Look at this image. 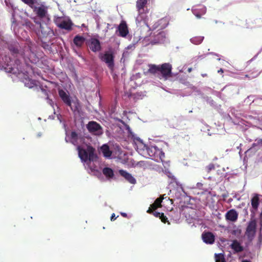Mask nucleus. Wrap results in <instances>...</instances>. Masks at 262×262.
I'll return each instance as SVG.
<instances>
[{"label":"nucleus","instance_id":"obj_1","mask_svg":"<svg viewBox=\"0 0 262 262\" xmlns=\"http://www.w3.org/2000/svg\"><path fill=\"white\" fill-rule=\"evenodd\" d=\"M32 43L30 41H20L15 39L6 40L3 37H0V50L2 52L4 48H7L12 57L8 62H12V67L18 69L19 74H13L20 79L26 87L32 88L36 85V82L30 78V74L32 72L29 62L35 64L39 61L32 48Z\"/></svg>","mask_w":262,"mask_h":262},{"label":"nucleus","instance_id":"obj_2","mask_svg":"<svg viewBox=\"0 0 262 262\" xmlns=\"http://www.w3.org/2000/svg\"><path fill=\"white\" fill-rule=\"evenodd\" d=\"M81 135L77 134L75 131H72L70 137V142L73 145L77 146L78 151V156L89 173L96 176L98 178H103V176L100 171L96 169L94 161L97 157L95 154V149L91 146H87L83 148L78 145L82 140Z\"/></svg>","mask_w":262,"mask_h":262},{"label":"nucleus","instance_id":"obj_3","mask_svg":"<svg viewBox=\"0 0 262 262\" xmlns=\"http://www.w3.org/2000/svg\"><path fill=\"white\" fill-rule=\"evenodd\" d=\"M35 23L38 26L40 31L39 45L48 53L52 52L51 46L53 45L52 38L54 36L53 31L46 24L41 23L40 21L35 19Z\"/></svg>","mask_w":262,"mask_h":262},{"label":"nucleus","instance_id":"obj_4","mask_svg":"<svg viewBox=\"0 0 262 262\" xmlns=\"http://www.w3.org/2000/svg\"><path fill=\"white\" fill-rule=\"evenodd\" d=\"M119 121L121 122L124 125L125 128L127 130L128 136L134 140V141L136 144V141L139 143V146L137 145V147L139 149V146L141 148V149L143 150H146L147 153L150 157V158L151 159H154V158H156L157 155L158 150H159V148L155 145H150L148 146L143 143L142 140H141L139 137H137L136 135L132 132L130 127L126 124H125L122 120L119 119Z\"/></svg>","mask_w":262,"mask_h":262},{"label":"nucleus","instance_id":"obj_5","mask_svg":"<svg viewBox=\"0 0 262 262\" xmlns=\"http://www.w3.org/2000/svg\"><path fill=\"white\" fill-rule=\"evenodd\" d=\"M148 71L152 74H156L161 79L167 80L172 75V66L169 63H164L161 65H149Z\"/></svg>","mask_w":262,"mask_h":262},{"label":"nucleus","instance_id":"obj_6","mask_svg":"<svg viewBox=\"0 0 262 262\" xmlns=\"http://www.w3.org/2000/svg\"><path fill=\"white\" fill-rule=\"evenodd\" d=\"M147 3V0H137L136 6L139 14L136 17V22L137 26H145L148 28L146 20V14L144 13V7Z\"/></svg>","mask_w":262,"mask_h":262},{"label":"nucleus","instance_id":"obj_7","mask_svg":"<svg viewBox=\"0 0 262 262\" xmlns=\"http://www.w3.org/2000/svg\"><path fill=\"white\" fill-rule=\"evenodd\" d=\"M10 58L7 55H4L3 52L0 50V70H3L6 73L12 74H19L18 69L12 67L13 63L8 62Z\"/></svg>","mask_w":262,"mask_h":262},{"label":"nucleus","instance_id":"obj_8","mask_svg":"<svg viewBox=\"0 0 262 262\" xmlns=\"http://www.w3.org/2000/svg\"><path fill=\"white\" fill-rule=\"evenodd\" d=\"M144 40L149 41V43L152 45L163 43L166 41V33L164 31L158 29L155 32H151L149 36L145 37Z\"/></svg>","mask_w":262,"mask_h":262},{"label":"nucleus","instance_id":"obj_9","mask_svg":"<svg viewBox=\"0 0 262 262\" xmlns=\"http://www.w3.org/2000/svg\"><path fill=\"white\" fill-rule=\"evenodd\" d=\"M5 3L6 4V6L9 9H11V21H12V25H11V29L13 30L14 34L17 36L19 37V29L17 27V24L16 22L15 19V12L16 9V7L14 6L13 3L10 1V0H5Z\"/></svg>","mask_w":262,"mask_h":262},{"label":"nucleus","instance_id":"obj_10","mask_svg":"<svg viewBox=\"0 0 262 262\" xmlns=\"http://www.w3.org/2000/svg\"><path fill=\"white\" fill-rule=\"evenodd\" d=\"M99 57L102 61L107 64L110 69L112 70L114 68L115 56L112 51L109 50L104 53H100Z\"/></svg>","mask_w":262,"mask_h":262},{"label":"nucleus","instance_id":"obj_11","mask_svg":"<svg viewBox=\"0 0 262 262\" xmlns=\"http://www.w3.org/2000/svg\"><path fill=\"white\" fill-rule=\"evenodd\" d=\"M256 221L254 218H251V220L247 223L245 231V235L249 242H251L254 239L256 229Z\"/></svg>","mask_w":262,"mask_h":262},{"label":"nucleus","instance_id":"obj_12","mask_svg":"<svg viewBox=\"0 0 262 262\" xmlns=\"http://www.w3.org/2000/svg\"><path fill=\"white\" fill-rule=\"evenodd\" d=\"M58 94L64 103L67 106L70 107L72 111L75 112L78 110L77 104H75L74 106L72 105L71 97L68 91H65L62 89H58Z\"/></svg>","mask_w":262,"mask_h":262},{"label":"nucleus","instance_id":"obj_13","mask_svg":"<svg viewBox=\"0 0 262 262\" xmlns=\"http://www.w3.org/2000/svg\"><path fill=\"white\" fill-rule=\"evenodd\" d=\"M86 44L93 52L96 53L101 50L102 47L100 40L95 37H91L86 40Z\"/></svg>","mask_w":262,"mask_h":262},{"label":"nucleus","instance_id":"obj_14","mask_svg":"<svg viewBox=\"0 0 262 262\" xmlns=\"http://www.w3.org/2000/svg\"><path fill=\"white\" fill-rule=\"evenodd\" d=\"M86 128L90 133L96 136H100L103 133L101 125L94 121H90L86 125Z\"/></svg>","mask_w":262,"mask_h":262},{"label":"nucleus","instance_id":"obj_15","mask_svg":"<svg viewBox=\"0 0 262 262\" xmlns=\"http://www.w3.org/2000/svg\"><path fill=\"white\" fill-rule=\"evenodd\" d=\"M167 24L166 23V19L162 18L159 20L158 21L156 22L151 27H150L147 24L148 28L145 26H139L141 28H143L144 29H148L149 31H151V32H155V30L159 28V31H162L161 30L163 28H165L167 26Z\"/></svg>","mask_w":262,"mask_h":262},{"label":"nucleus","instance_id":"obj_16","mask_svg":"<svg viewBox=\"0 0 262 262\" xmlns=\"http://www.w3.org/2000/svg\"><path fill=\"white\" fill-rule=\"evenodd\" d=\"M56 24L59 28L68 31L72 30V27L73 25L70 19L66 20L62 18H59L57 19L56 20Z\"/></svg>","mask_w":262,"mask_h":262},{"label":"nucleus","instance_id":"obj_17","mask_svg":"<svg viewBox=\"0 0 262 262\" xmlns=\"http://www.w3.org/2000/svg\"><path fill=\"white\" fill-rule=\"evenodd\" d=\"M186 221L191 227H196V225H201L202 223L201 220L195 216V211L192 210L191 214L186 216Z\"/></svg>","mask_w":262,"mask_h":262},{"label":"nucleus","instance_id":"obj_18","mask_svg":"<svg viewBox=\"0 0 262 262\" xmlns=\"http://www.w3.org/2000/svg\"><path fill=\"white\" fill-rule=\"evenodd\" d=\"M117 31H118V35L122 37H126L129 31L127 24L125 21H121L117 27Z\"/></svg>","mask_w":262,"mask_h":262},{"label":"nucleus","instance_id":"obj_19","mask_svg":"<svg viewBox=\"0 0 262 262\" xmlns=\"http://www.w3.org/2000/svg\"><path fill=\"white\" fill-rule=\"evenodd\" d=\"M259 205V198L257 195L253 196L251 199L252 208L251 209V218H254Z\"/></svg>","mask_w":262,"mask_h":262},{"label":"nucleus","instance_id":"obj_20","mask_svg":"<svg viewBox=\"0 0 262 262\" xmlns=\"http://www.w3.org/2000/svg\"><path fill=\"white\" fill-rule=\"evenodd\" d=\"M203 242L207 244H212L215 241L214 235L210 232H204L202 234Z\"/></svg>","mask_w":262,"mask_h":262},{"label":"nucleus","instance_id":"obj_21","mask_svg":"<svg viewBox=\"0 0 262 262\" xmlns=\"http://www.w3.org/2000/svg\"><path fill=\"white\" fill-rule=\"evenodd\" d=\"M192 12L197 18H201L202 16L206 13V8L204 6L193 7L192 8Z\"/></svg>","mask_w":262,"mask_h":262},{"label":"nucleus","instance_id":"obj_22","mask_svg":"<svg viewBox=\"0 0 262 262\" xmlns=\"http://www.w3.org/2000/svg\"><path fill=\"white\" fill-rule=\"evenodd\" d=\"M230 247L233 250V253L234 254L242 252L244 250V247L237 239L232 241Z\"/></svg>","mask_w":262,"mask_h":262},{"label":"nucleus","instance_id":"obj_23","mask_svg":"<svg viewBox=\"0 0 262 262\" xmlns=\"http://www.w3.org/2000/svg\"><path fill=\"white\" fill-rule=\"evenodd\" d=\"M119 174L123 177L127 181L132 184L136 183V179L129 173L126 170L120 169L119 170Z\"/></svg>","mask_w":262,"mask_h":262},{"label":"nucleus","instance_id":"obj_24","mask_svg":"<svg viewBox=\"0 0 262 262\" xmlns=\"http://www.w3.org/2000/svg\"><path fill=\"white\" fill-rule=\"evenodd\" d=\"M238 213L235 209H230L225 214V218L226 220L235 222L237 221L238 218Z\"/></svg>","mask_w":262,"mask_h":262},{"label":"nucleus","instance_id":"obj_25","mask_svg":"<svg viewBox=\"0 0 262 262\" xmlns=\"http://www.w3.org/2000/svg\"><path fill=\"white\" fill-rule=\"evenodd\" d=\"M100 152L102 153L105 158L107 159L111 158L112 151L107 144H104L101 146Z\"/></svg>","mask_w":262,"mask_h":262},{"label":"nucleus","instance_id":"obj_26","mask_svg":"<svg viewBox=\"0 0 262 262\" xmlns=\"http://www.w3.org/2000/svg\"><path fill=\"white\" fill-rule=\"evenodd\" d=\"M85 41V38L79 35H76L74 39V43L78 47H81Z\"/></svg>","mask_w":262,"mask_h":262},{"label":"nucleus","instance_id":"obj_27","mask_svg":"<svg viewBox=\"0 0 262 262\" xmlns=\"http://www.w3.org/2000/svg\"><path fill=\"white\" fill-rule=\"evenodd\" d=\"M102 172L104 175L108 179H112L114 176V170L108 167H105L102 169Z\"/></svg>","mask_w":262,"mask_h":262},{"label":"nucleus","instance_id":"obj_28","mask_svg":"<svg viewBox=\"0 0 262 262\" xmlns=\"http://www.w3.org/2000/svg\"><path fill=\"white\" fill-rule=\"evenodd\" d=\"M204 36H195L190 39V41L195 45H200L204 40Z\"/></svg>","mask_w":262,"mask_h":262},{"label":"nucleus","instance_id":"obj_29","mask_svg":"<svg viewBox=\"0 0 262 262\" xmlns=\"http://www.w3.org/2000/svg\"><path fill=\"white\" fill-rule=\"evenodd\" d=\"M46 13L47 11L43 8L39 7L37 10V14L40 18L45 17Z\"/></svg>","mask_w":262,"mask_h":262},{"label":"nucleus","instance_id":"obj_30","mask_svg":"<svg viewBox=\"0 0 262 262\" xmlns=\"http://www.w3.org/2000/svg\"><path fill=\"white\" fill-rule=\"evenodd\" d=\"M215 259L216 262H226L223 253L215 254Z\"/></svg>","mask_w":262,"mask_h":262},{"label":"nucleus","instance_id":"obj_31","mask_svg":"<svg viewBox=\"0 0 262 262\" xmlns=\"http://www.w3.org/2000/svg\"><path fill=\"white\" fill-rule=\"evenodd\" d=\"M205 99L210 106L214 108L217 107V104L211 97L207 96L205 97Z\"/></svg>","mask_w":262,"mask_h":262},{"label":"nucleus","instance_id":"obj_32","mask_svg":"<svg viewBox=\"0 0 262 262\" xmlns=\"http://www.w3.org/2000/svg\"><path fill=\"white\" fill-rule=\"evenodd\" d=\"M260 72H261L260 71V72L256 71L255 72H252V73H250L246 75V77H248L249 79H251L257 77L260 74Z\"/></svg>","mask_w":262,"mask_h":262},{"label":"nucleus","instance_id":"obj_33","mask_svg":"<svg viewBox=\"0 0 262 262\" xmlns=\"http://www.w3.org/2000/svg\"><path fill=\"white\" fill-rule=\"evenodd\" d=\"M162 199H157L155 203L152 205V207L153 208L155 209L158 207H160L161 206V203L162 202Z\"/></svg>","mask_w":262,"mask_h":262},{"label":"nucleus","instance_id":"obj_34","mask_svg":"<svg viewBox=\"0 0 262 262\" xmlns=\"http://www.w3.org/2000/svg\"><path fill=\"white\" fill-rule=\"evenodd\" d=\"M203 184L201 182L197 183L195 185L192 186L191 187L192 189H203Z\"/></svg>","mask_w":262,"mask_h":262},{"label":"nucleus","instance_id":"obj_35","mask_svg":"<svg viewBox=\"0 0 262 262\" xmlns=\"http://www.w3.org/2000/svg\"><path fill=\"white\" fill-rule=\"evenodd\" d=\"M57 119L59 121L60 123H62L63 127L64 128H66V124L64 120H63L62 119L61 115L60 114H58L57 115Z\"/></svg>","mask_w":262,"mask_h":262},{"label":"nucleus","instance_id":"obj_36","mask_svg":"<svg viewBox=\"0 0 262 262\" xmlns=\"http://www.w3.org/2000/svg\"><path fill=\"white\" fill-rule=\"evenodd\" d=\"M214 165L212 163H210L207 166H206V170L207 172H209L211 170L214 169Z\"/></svg>","mask_w":262,"mask_h":262},{"label":"nucleus","instance_id":"obj_37","mask_svg":"<svg viewBox=\"0 0 262 262\" xmlns=\"http://www.w3.org/2000/svg\"><path fill=\"white\" fill-rule=\"evenodd\" d=\"M157 156H159L160 160L162 161V159L164 158V152L161 150V149L159 148V150H158V153Z\"/></svg>","mask_w":262,"mask_h":262},{"label":"nucleus","instance_id":"obj_38","mask_svg":"<svg viewBox=\"0 0 262 262\" xmlns=\"http://www.w3.org/2000/svg\"><path fill=\"white\" fill-rule=\"evenodd\" d=\"M231 233L235 236H239L241 233V230L240 229H235L232 231Z\"/></svg>","mask_w":262,"mask_h":262},{"label":"nucleus","instance_id":"obj_39","mask_svg":"<svg viewBox=\"0 0 262 262\" xmlns=\"http://www.w3.org/2000/svg\"><path fill=\"white\" fill-rule=\"evenodd\" d=\"M21 1L31 7L35 3V0H21Z\"/></svg>","mask_w":262,"mask_h":262},{"label":"nucleus","instance_id":"obj_40","mask_svg":"<svg viewBox=\"0 0 262 262\" xmlns=\"http://www.w3.org/2000/svg\"><path fill=\"white\" fill-rule=\"evenodd\" d=\"M258 238V243L261 244L262 243V228L259 229Z\"/></svg>","mask_w":262,"mask_h":262},{"label":"nucleus","instance_id":"obj_41","mask_svg":"<svg viewBox=\"0 0 262 262\" xmlns=\"http://www.w3.org/2000/svg\"><path fill=\"white\" fill-rule=\"evenodd\" d=\"M160 219L161 220V221L164 223L168 222L167 217L163 213V215H161Z\"/></svg>","mask_w":262,"mask_h":262},{"label":"nucleus","instance_id":"obj_42","mask_svg":"<svg viewBox=\"0 0 262 262\" xmlns=\"http://www.w3.org/2000/svg\"><path fill=\"white\" fill-rule=\"evenodd\" d=\"M152 213L156 217H159V218L161 215H163V213H160L157 211H154Z\"/></svg>","mask_w":262,"mask_h":262},{"label":"nucleus","instance_id":"obj_43","mask_svg":"<svg viewBox=\"0 0 262 262\" xmlns=\"http://www.w3.org/2000/svg\"><path fill=\"white\" fill-rule=\"evenodd\" d=\"M26 25L27 26L29 27L30 28H31L33 26V24L29 21H26Z\"/></svg>","mask_w":262,"mask_h":262},{"label":"nucleus","instance_id":"obj_44","mask_svg":"<svg viewBox=\"0 0 262 262\" xmlns=\"http://www.w3.org/2000/svg\"><path fill=\"white\" fill-rule=\"evenodd\" d=\"M117 219V217L115 216V213H113L111 216V220L112 221H115Z\"/></svg>","mask_w":262,"mask_h":262},{"label":"nucleus","instance_id":"obj_45","mask_svg":"<svg viewBox=\"0 0 262 262\" xmlns=\"http://www.w3.org/2000/svg\"><path fill=\"white\" fill-rule=\"evenodd\" d=\"M47 99L48 100V102L49 104H50L51 105H53V101L52 99H50L48 97H47Z\"/></svg>","mask_w":262,"mask_h":262},{"label":"nucleus","instance_id":"obj_46","mask_svg":"<svg viewBox=\"0 0 262 262\" xmlns=\"http://www.w3.org/2000/svg\"><path fill=\"white\" fill-rule=\"evenodd\" d=\"M120 214L123 217H126L127 216V213L125 212H121Z\"/></svg>","mask_w":262,"mask_h":262},{"label":"nucleus","instance_id":"obj_47","mask_svg":"<svg viewBox=\"0 0 262 262\" xmlns=\"http://www.w3.org/2000/svg\"><path fill=\"white\" fill-rule=\"evenodd\" d=\"M49 119H52V120L54 119H55L54 115H52L49 116Z\"/></svg>","mask_w":262,"mask_h":262},{"label":"nucleus","instance_id":"obj_48","mask_svg":"<svg viewBox=\"0 0 262 262\" xmlns=\"http://www.w3.org/2000/svg\"><path fill=\"white\" fill-rule=\"evenodd\" d=\"M258 144H262V138L261 139H257Z\"/></svg>","mask_w":262,"mask_h":262},{"label":"nucleus","instance_id":"obj_49","mask_svg":"<svg viewBox=\"0 0 262 262\" xmlns=\"http://www.w3.org/2000/svg\"><path fill=\"white\" fill-rule=\"evenodd\" d=\"M257 142V140H256ZM259 144L257 143H254L253 144H252V147H254L255 146H257V145H258Z\"/></svg>","mask_w":262,"mask_h":262},{"label":"nucleus","instance_id":"obj_50","mask_svg":"<svg viewBox=\"0 0 262 262\" xmlns=\"http://www.w3.org/2000/svg\"><path fill=\"white\" fill-rule=\"evenodd\" d=\"M181 195V193H180V192H178V193L176 194V197H177V198H179L180 197V195Z\"/></svg>","mask_w":262,"mask_h":262},{"label":"nucleus","instance_id":"obj_51","mask_svg":"<svg viewBox=\"0 0 262 262\" xmlns=\"http://www.w3.org/2000/svg\"><path fill=\"white\" fill-rule=\"evenodd\" d=\"M42 136V133L41 132H39L37 133V137H40Z\"/></svg>","mask_w":262,"mask_h":262},{"label":"nucleus","instance_id":"obj_52","mask_svg":"<svg viewBox=\"0 0 262 262\" xmlns=\"http://www.w3.org/2000/svg\"><path fill=\"white\" fill-rule=\"evenodd\" d=\"M224 71L222 69H220L219 71H218V73H223Z\"/></svg>","mask_w":262,"mask_h":262},{"label":"nucleus","instance_id":"obj_53","mask_svg":"<svg viewBox=\"0 0 262 262\" xmlns=\"http://www.w3.org/2000/svg\"><path fill=\"white\" fill-rule=\"evenodd\" d=\"M222 196L223 198H227L228 196V194L227 193L223 194Z\"/></svg>","mask_w":262,"mask_h":262},{"label":"nucleus","instance_id":"obj_54","mask_svg":"<svg viewBox=\"0 0 262 262\" xmlns=\"http://www.w3.org/2000/svg\"><path fill=\"white\" fill-rule=\"evenodd\" d=\"M134 45H135V43H134V44H133V45H129V46H128L127 47V48H128V49H131L133 47H134Z\"/></svg>","mask_w":262,"mask_h":262},{"label":"nucleus","instance_id":"obj_55","mask_svg":"<svg viewBox=\"0 0 262 262\" xmlns=\"http://www.w3.org/2000/svg\"><path fill=\"white\" fill-rule=\"evenodd\" d=\"M192 68H189L188 69V70H187V71H188V72H189V73H190V72H191L192 71Z\"/></svg>","mask_w":262,"mask_h":262},{"label":"nucleus","instance_id":"obj_56","mask_svg":"<svg viewBox=\"0 0 262 262\" xmlns=\"http://www.w3.org/2000/svg\"><path fill=\"white\" fill-rule=\"evenodd\" d=\"M113 78L114 79L115 81H116V77H117V75H113Z\"/></svg>","mask_w":262,"mask_h":262},{"label":"nucleus","instance_id":"obj_57","mask_svg":"<svg viewBox=\"0 0 262 262\" xmlns=\"http://www.w3.org/2000/svg\"><path fill=\"white\" fill-rule=\"evenodd\" d=\"M209 54H213V55H216V56H219V54H216V53H213V52H211V53H210Z\"/></svg>","mask_w":262,"mask_h":262},{"label":"nucleus","instance_id":"obj_58","mask_svg":"<svg viewBox=\"0 0 262 262\" xmlns=\"http://www.w3.org/2000/svg\"><path fill=\"white\" fill-rule=\"evenodd\" d=\"M185 84H186V85L188 86H191V84H190L188 82H187L185 83Z\"/></svg>","mask_w":262,"mask_h":262},{"label":"nucleus","instance_id":"obj_59","mask_svg":"<svg viewBox=\"0 0 262 262\" xmlns=\"http://www.w3.org/2000/svg\"><path fill=\"white\" fill-rule=\"evenodd\" d=\"M242 262H251L249 260L244 259Z\"/></svg>","mask_w":262,"mask_h":262},{"label":"nucleus","instance_id":"obj_60","mask_svg":"<svg viewBox=\"0 0 262 262\" xmlns=\"http://www.w3.org/2000/svg\"><path fill=\"white\" fill-rule=\"evenodd\" d=\"M260 209H261V212L260 213L259 216H260V217L262 218V208Z\"/></svg>","mask_w":262,"mask_h":262},{"label":"nucleus","instance_id":"obj_61","mask_svg":"<svg viewBox=\"0 0 262 262\" xmlns=\"http://www.w3.org/2000/svg\"><path fill=\"white\" fill-rule=\"evenodd\" d=\"M42 91L45 93V94H47V93L45 90L42 89Z\"/></svg>","mask_w":262,"mask_h":262},{"label":"nucleus","instance_id":"obj_62","mask_svg":"<svg viewBox=\"0 0 262 262\" xmlns=\"http://www.w3.org/2000/svg\"><path fill=\"white\" fill-rule=\"evenodd\" d=\"M202 76L203 77H206V76H207V74H202Z\"/></svg>","mask_w":262,"mask_h":262},{"label":"nucleus","instance_id":"obj_63","mask_svg":"<svg viewBox=\"0 0 262 262\" xmlns=\"http://www.w3.org/2000/svg\"><path fill=\"white\" fill-rule=\"evenodd\" d=\"M180 189L181 190V191H182L183 192H184V190H183V189L182 187H181V188H180Z\"/></svg>","mask_w":262,"mask_h":262},{"label":"nucleus","instance_id":"obj_64","mask_svg":"<svg viewBox=\"0 0 262 262\" xmlns=\"http://www.w3.org/2000/svg\"><path fill=\"white\" fill-rule=\"evenodd\" d=\"M260 229H262V222L260 223Z\"/></svg>","mask_w":262,"mask_h":262}]
</instances>
